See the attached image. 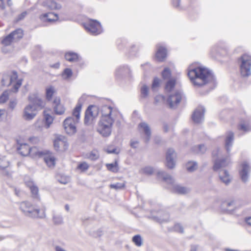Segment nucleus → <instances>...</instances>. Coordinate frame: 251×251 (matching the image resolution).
<instances>
[{
  "instance_id": "f257e3e1",
  "label": "nucleus",
  "mask_w": 251,
  "mask_h": 251,
  "mask_svg": "<svg viewBox=\"0 0 251 251\" xmlns=\"http://www.w3.org/2000/svg\"><path fill=\"white\" fill-rule=\"evenodd\" d=\"M101 116L99 122L98 131L103 137L109 136L114 123V115L116 111L109 106L104 105L101 109Z\"/></svg>"
},
{
  "instance_id": "f03ea898",
  "label": "nucleus",
  "mask_w": 251,
  "mask_h": 251,
  "mask_svg": "<svg viewBox=\"0 0 251 251\" xmlns=\"http://www.w3.org/2000/svg\"><path fill=\"white\" fill-rule=\"evenodd\" d=\"M39 141V138L35 136L29 137L26 141L19 137L16 139V150L18 153L23 156H29L34 159L37 158V156H39L41 153L39 152L40 149L36 146H30L27 142L31 144H36Z\"/></svg>"
},
{
  "instance_id": "7ed1b4c3",
  "label": "nucleus",
  "mask_w": 251,
  "mask_h": 251,
  "mask_svg": "<svg viewBox=\"0 0 251 251\" xmlns=\"http://www.w3.org/2000/svg\"><path fill=\"white\" fill-rule=\"evenodd\" d=\"M187 74L191 82L196 86H203L213 79L211 72L202 67L199 66L189 69Z\"/></svg>"
},
{
  "instance_id": "20e7f679",
  "label": "nucleus",
  "mask_w": 251,
  "mask_h": 251,
  "mask_svg": "<svg viewBox=\"0 0 251 251\" xmlns=\"http://www.w3.org/2000/svg\"><path fill=\"white\" fill-rule=\"evenodd\" d=\"M28 100L32 105H28L25 108L23 117L25 120H30L36 115V110L44 107L45 103L37 93L31 94Z\"/></svg>"
},
{
  "instance_id": "39448f33",
  "label": "nucleus",
  "mask_w": 251,
  "mask_h": 251,
  "mask_svg": "<svg viewBox=\"0 0 251 251\" xmlns=\"http://www.w3.org/2000/svg\"><path fill=\"white\" fill-rule=\"evenodd\" d=\"M19 207L21 210L27 215L34 218H43L45 216V208L40 207L34 201H22L20 203Z\"/></svg>"
},
{
  "instance_id": "423d86ee",
  "label": "nucleus",
  "mask_w": 251,
  "mask_h": 251,
  "mask_svg": "<svg viewBox=\"0 0 251 251\" xmlns=\"http://www.w3.org/2000/svg\"><path fill=\"white\" fill-rule=\"evenodd\" d=\"M23 79H18V73L15 71H12L4 74L1 79L2 85L4 86H9L13 84V91L17 92L22 84Z\"/></svg>"
},
{
  "instance_id": "0eeeda50",
  "label": "nucleus",
  "mask_w": 251,
  "mask_h": 251,
  "mask_svg": "<svg viewBox=\"0 0 251 251\" xmlns=\"http://www.w3.org/2000/svg\"><path fill=\"white\" fill-rule=\"evenodd\" d=\"M240 61V72L241 75L247 77L251 75V56L245 54L242 55Z\"/></svg>"
},
{
  "instance_id": "6e6552de",
  "label": "nucleus",
  "mask_w": 251,
  "mask_h": 251,
  "mask_svg": "<svg viewBox=\"0 0 251 251\" xmlns=\"http://www.w3.org/2000/svg\"><path fill=\"white\" fill-rule=\"evenodd\" d=\"M212 155L214 159L213 167L214 171L226 166L230 162L228 157H223L221 156L219 149L213 151Z\"/></svg>"
},
{
  "instance_id": "1a4fd4ad",
  "label": "nucleus",
  "mask_w": 251,
  "mask_h": 251,
  "mask_svg": "<svg viewBox=\"0 0 251 251\" xmlns=\"http://www.w3.org/2000/svg\"><path fill=\"white\" fill-rule=\"evenodd\" d=\"M83 25L86 30L95 35L100 34L102 31L100 23L96 20H89Z\"/></svg>"
},
{
  "instance_id": "9d476101",
  "label": "nucleus",
  "mask_w": 251,
  "mask_h": 251,
  "mask_svg": "<svg viewBox=\"0 0 251 251\" xmlns=\"http://www.w3.org/2000/svg\"><path fill=\"white\" fill-rule=\"evenodd\" d=\"M78 122L75 120L72 117H68L66 118L63 123V126L66 133L69 135H73L76 132V125Z\"/></svg>"
},
{
  "instance_id": "9b49d317",
  "label": "nucleus",
  "mask_w": 251,
  "mask_h": 251,
  "mask_svg": "<svg viewBox=\"0 0 251 251\" xmlns=\"http://www.w3.org/2000/svg\"><path fill=\"white\" fill-rule=\"evenodd\" d=\"M39 152L41 153L39 156H37V158L43 157L44 162L48 167L53 168L55 167L56 158L51 152L40 150Z\"/></svg>"
},
{
  "instance_id": "f8f14e48",
  "label": "nucleus",
  "mask_w": 251,
  "mask_h": 251,
  "mask_svg": "<svg viewBox=\"0 0 251 251\" xmlns=\"http://www.w3.org/2000/svg\"><path fill=\"white\" fill-rule=\"evenodd\" d=\"M99 112L100 109L98 106L95 105L89 106L85 112V124H89L90 121H93L98 116Z\"/></svg>"
},
{
  "instance_id": "ddd939ff",
  "label": "nucleus",
  "mask_w": 251,
  "mask_h": 251,
  "mask_svg": "<svg viewBox=\"0 0 251 251\" xmlns=\"http://www.w3.org/2000/svg\"><path fill=\"white\" fill-rule=\"evenodd\" d=\"M52 107L54 113L57 115H62L65 112V107L61 102V99L59 97H55L52 101Z\"/></svg>"
},
{
  "instance_id": "4468645a",
  "label": "nucleus",
  "mask_w": 251,
  "mask_h": 251,
  "mask_svg": "<svg viewBox=\"0 0 251 251\" xmlns=\"http://www.w3.org/2000/svg\"><path fill=\"white\" fill-rule=\"evenodd\" d=\"M54 147L58 151H65L68 148V143L64 137H57L53 142Z\"/></svg>"
},
{
  "instance_id": "2eb2a0df",
  "label": "nucleus",
  "mask_w": 251,
  "mask_h": 251,
  "mask_svg": "<svg viewBox=\"0 0 251 251\" xmlns=\"http://www.w3.org/2000/svg\"><path fill=\"white\" fill-rule=\"evenodd\" d=\"M176 157L175 151L169 149L166 152V166L169 169H173L175 166L174 158Z\"/></svg>"
},
{
  "instance_id": "dca6fc26",
  "label": "nucleus",
  "mask_w": 251,
  "mask_h": 251,
  "mask_svg": "<svg viewBox=\"0 0 251 251\" xmlns=\"http://www.w3.org/2000/svg\"><path fill=\"white\" fill-rule=\"evenodd\" d=\"M182 96L178 92H176L174 94L171 95L168 99V102L170 107L173 108L177 105L181 100Z\"/></svg>"
},
{
  "instance_id": "f3484780",
  "label": "nucleus",
  "mask_w": 251,
  "mask_h": 251,
  "mask_svg": "<svg viewBox=\"0 0 251 251\" xmlns=\"http://www.w3.org/2000/svg\"><path fill=\"white\" fill-rule=\"evenodd\" d=\"M167 49L165 47L160 45L157 46V51L155 53V58L158 61H163L167 57Z\"/></svg>"
},
{
  "instance_id": "a211bd4d",
  "label": "nucleus",
  "mask_w": 251,
  "mask_h": 251,
  "mask_svg": "<svg viewBox=\"0 0 251 251\" xmlns=\"http://www.w3.org/2000/svg\"><path fill=\"white\" fill-rule=\"evenodd\" d=\"M241 170L240 171V175L242 180L246 181L248 179V174L250 171V166L246 162H244L241 164Z\"/></svg>"
},
{
  "instance_id": "6ab92c4d",
  "label": "nucleus",
  "mask_w": 251,
  "mask_h": 251,
  "mask_svg": "<svg viewBox=\"0 0 251 251\" xmlns=\"http://www.w3.org/2000/svg\"><path fill=\"white\" fill-rule=\"evenodd\" d=\"M26 187L30 190L32 196L35 198H39V189L38 187L32 181H27L25 182Z\"/></svg>"
},
{
  "instance_id": "aec40b11",
  "label": "nucleus",
  "mask_w": 251,
  "mask_h": 251,
  "mask_svg": "<svg viewBox=\"0 0 251 251\" xmlns=\"http://www.w3.org/2000/svg\"><path fill=\"white\" fill-rule=\"evenodd\" d=\"M83 106V102L79 100L75 107L72 111V115L75 120H77L79 122L80 116V112Z\"/></svg>"
},
{
  "instance_id": "412c9836",
  "label": "nucleus",
  "mask_w": 251,
  "mask_h": 251,
  "mask_svg": "<svg viewBox=\"0 0 251 251\" xmlns=\"http://www.w3.org/2000/svg\"><path fill=\"white\" fill-rule=\"evenodd\" d=\"M237 129L244 132L251 130V126L249 121L245 119H241L239 124L237 125Z\"/></svg>"
},
{
  "instance_id": "4be33fe9",
  "label": "nucleus",
  "mask_w": 251,
  "mask_h": 251,
  "mask_svg": "<svg viewBox=\"0 0 251 251\" xmlns=\"http://www.w3.org/2000/svg\"><path fill=\"white\" fill-rule=\"evenodd\" d=\"M40 18L46 22H52L57 21L58 17L57 14L54 13L49 12L41 15Z\"/></svg>"
},
{
  "instance_id": "5701e85b",
  "label": "nucleus",
  "mask_w": 251,
  "mask_h": 251,
  "mask_svg": "<svg viewBox=\"0 0 251 251\" xmlns=\"http://www.w3.org/2000/svg\"><path fill=\"white\" fill-rule=\"evenodd\" d=\"M56 92V90L53 86L49 85L47 86L45 88L46 100L48 101L51 100Z\"/></svg>"
},
{
  "instance_id": "b1692460",
  "label": "nucleus",
  "mask_w": 251,
  "mask_h": 251,
  "mask_svg": "<svg viewBox=\"0 0 251 251\" xmlns=\"http://www.w3.org/2000/svg\"><path fill=\"white\" fill-rule=\"evenodd\" d=\"M204 111L202 108H199L195 110L192 116V119L195 123L201 121L204 115Z\"/></svg>"
},
{
  "instance_id": "393cba45",
  "label": "nucleus",
  "mask_w": 251,
  "mask_h": 251,
  "mask_svg": "<svg viewBox=\"0 0 251 251\" xmlns=\"http://www.w3.org/2000/svg\"><path fill=\"white\" fill-rule=\"evenodd\" d=\"M14 42H17L22 39L24 35V30L21 28H17L11 32Z\"/></svg>"
},
{
  "instance_id": "a878e982",
  "label": "nucleus",
  "mask_w": 251,
  "mask_h": 251,
  "mask_svg": "<svg viewBox=\"0 0 251 251\" xmlns=\"http://www.w3.org/2000/svg\"><path fill=\"white\" fill-rule=\"evenodd\" d=\"M13 42H14V41L10 32L8 35L2 38L0 43L3 46L6 47L10 46Z\"/></svg>"
},
{
  "instance_id": "bb28decb",
  "label": "nucleus",
  "mask_w": 251,
  "mask_h": 251,
  "mask_svg": "<svg viewBox=\"0 0 251 251\" xmlns=\"http://www.w3.org/2000/svg\"><path fill=\"white\" fill-rule=\"evenodd\" d=\"M105 166L106 169L111 172L116 173L119 172V167L117 160H115L114 162L112 163L106 164Z\"/></svg>"
},
{
  "instance_id": "cd10ccee",
  "label": "nucleus",
  "mask_w": 251,
  "mask_h": 251,
  "mask_svg": "<svg viewBox=\"0 0 251 251\" xmlns=\"http://www.w3.org/2000/svg\"><path fill=\"white\" fill-rule=\"evenodd\" d=\"M176 83V78L172 77L169 79L165 85V90L168 92L172 91L174 88Z\"/></svg>"
},
{
  "instance_id": "c85d7f7f",
  "label": "nucleus",
  "mask_w": 251,
  "mask_h": 251,
  "mask_svg": "<svg viewBox=\"0 0 251 251\" xmlns=\"http://www.w3.org/2000/svg\"><path fill=\"white\" fill-rule=\"evenodd\" d=\"M65 58L69 62H75L78 60L77 54L73 52H66L65 54Z\"/></svg>"
},
{
  "instance_id": "c756f323",
  "label": "nucleus",
  "mask_w": 251,
  "mask_h": 251,
  "mask_svg": "<svg viewBox=\"0 0 251 251\" xmlns=\"http://www.w3.org/2000/svg\"><path fill=\"white\" fill-rule=\"evenodd\" d=\"M43 5L48 9H56L58 8V4L53 0H47L43 3Z\"/></svg>"
},
{
  "instance_id": "7c9ffc66",
  "label": "nucleus",
  "mask_w": 251,
  "mask_h": 251,
  "mask_svg": "<svg viewBox=\"0 0 251 251\" xmlns=\"http://www.w3.org/2000/svg\"><path fill=\"white\" fill-rule=\"evenodd\" d=\"M220 178L226 184H228L231 181L230 175L226 171H224L220 173Z\"/></svg>"
},
{
  "instance_id": "2f4dec72",
  "label": "nucleus",
  "mask_w": 251,
  "mask_h": 251,
  "mask_svg": "<svg viewBox=\"0 0 251 251\" xmlns=\"http://www.w3.org/2000/svg\"><path fill=\"white\" fill-rule=\"evenodd\" d=\"M234 134L232 132H229L226 139V148L227 151L229 150V147L231 146L232 142L233 140Z\"/></svg>"
},
{
  "instance_id": "473e14b6",
  "label": "nucleus",
  "mask_w": 251,
  "mask_h": 251,
  "mask_svg": "<svg viewBox=\"0 0 251 251\" xmlns=\"http://www.w3.org/2000/svg\"><path fill=\"white\" fill-rule=\"evenodd\" d=\"M90 167V165L86 162H79L76 167V169L79 170L81 173H84L87 171Z\"/></svg>"
},
{
  "instance_id": "72a5a7b5",
  "label": "nucleus",
  "mask_w": 251,
  "mask_h": 251,
  "mask_svg": "<svg viewBox=\"0 0 251 251\" xmlns=\"http://www.w3.org/2000/svg\"><path fill=\"white\" fill-rule=\"evenodd\" d=\"M53 121V118L49 114L44 115V122L45 123V127L47 128H49L51 125Z\"/></svg>"
},
{
  "instance_id": "f704fd0d",
  "label": "nucleus",
  "mask_w": 251,
  "mask_h": 251,
  "mask_svg": "<svg viewBox=\"0 0 251 251\" xmlns=\"http://www.w3.org/2000/svg\"><path fill=\"white\" fill-rule=\"evenodd\" d=\"M126 182L123 181L122 182H118L115 184H111L109 185L110 189H115L116 190L124 189L126 187Z\"/></svg>"
},
{
  "instance_id": "c9c22d12",
  "label": "nucleus",
  "mask_w": 251,
  "mask_h": 251,
  "mask_svg": "<svg viewBox=\"0 0 251 251\" xmlns=\"http://www.w3.org/2000/svg\"><path fill=\"white\" fill-rule=\"evenodd\" d=\"M174 191L177 194L184 195L188 193V189L186 187L180 185H176L174 187Z\"/></svg>"
},
{
  "instance_id": "e433bc0d",
  "label": "nucleus",
  "mask_w": 251,
  "mask_h": 251,
  "mask_svg": "<svg viewBox=\"0 0 251 251\" xmlns=\"http://www.w3.org/2000/svg\"><path fill=\"white\" fill-rule=\"evenodd\" d=\"M159 179L162 181L172 183L173 182V178L170 175H166L164 176V173H159L157 175Z\"/></svg>"
},
{
  "instance_id": "4c0bfd02",
  "label": "nucleus",
  "mask_w": 251,
  "mask_h": 251,
  "mask_svg": "<svg viewBox=\"0 0 251 251\" xmlns=\"http://www.w3.org/2000/svg\"><path fill=\"white\" fill-rule=\"evenodd\" d=\"M139 128L141 129L149 138L151 135V131L148 126L145 123H141L139 125Z\"/></svg>"
},
{
  "instance_id": "58836bf2",
  "label": "nucleus",
  "mask_w": 251,
  "mask_h": 251,
  "mask_svg": "<svg viewBox=\"0 0 251 251\" xmlns=\"http://www.w3.org/2000/svg\"><path fill=\"white\" fill-rule=\"evenodd\" d=\"M171 70L168 67L164 68L161 73V76L163 79H170L171 78Z\"/></svg>"
},
{
  "instance_id": "ea45409f",
  "label": "nucleus",
  "mask_w": 251,
  "mask_h": 251,
  "mask_svg": "<svg viewBox=\"0 0 251 251\" xmlns=\"http://www.w3.org/2000/svg\"><path fill=\"white\" fill-rule=\"evenodd\" d=\"M186 168L189 172H193L197 168V164L193 161H189L186 164Z\"/></svg>"
},
{
  "instance_id": "a19ab883",
  "label": "nucleus",
  "mask_w": 251,
  "mask_h": 251,
  "mask_svg": "<svg viewBox=\"0 0 251 251\" xmlns=\"http://www.w3.org/2000/svg\"><path fill=\"white\" fill-rule=\"evenodd\" d=\"M132 241L138 247H140L142 245V239L140 235L134 236L132 237Z\"/></svg>"
},
{
  "instance_id": "79ce46f5",
  "label": "nucleus",
  "mask_w": 251,
  "mask_h": 251,
  "mask_svg": "<svg viewBox=\"0 0 251 251\" xmlns=\"http://www.w3.org/2000/svg\"><path fill=\"white\" fill-rule=\"evenodd\" d=\"M6 4L8 6L11 7L12 5V0H5ZM5 0H0V9L4 10L6 8Z\"/></svg>"
},
{
  "instance_id": "37998d69",
  "label": "nucleus",
  "mask_w": 251,
  "mask_h": 251,
  "mask_svg": "<svg viewBox=\"0 0 251 251\" xmlns=\"http://www.w3.org/2000/svg\"><path fill=\"white\" fill-rule=\"evenodd\" d=\"M206 148L203 145H199L194 149V152L196 153H203L205 152Z\"/></svg>"
},
{
  "instance_id": "c03bdc74",
  "label": "nucleus",
  "mask_w": 251,
  "mask_h": 251,
  "mask_svg": "<svg viewBox=\"0 0 251 251\" xmlns=\"http://www.w3.org/2000/svg\"><path fill=\"white\" fill-rule=\"evenodd\" d=\"M87 158L92 160H95L99 158L98 152L96 150H94L89 153Z\"/></svg>"
},
{
  "instance_id": "a18cd8bd",
  "label": "nucleus",
  "mask_w": 251,
  "mask_h": 251,
  "mask_svg": "<svg viewBox=\"0 0 251 251\" xmlns=\"http://www.w3.org/2000/svg\"><path fill=\"white\" fill-rule=\"evenodd\" d=\"M9 95L7 91H4L0 96V103L5 102L8 99Z\"/></svg>"
},
{
  "instance_id": "49530a36",
  "label": "nucleus",
  "mask_w": 251,
  "mask_h": 251,
  "mask_svg": "<svg viewBox=\"0 0 251 251\" xmlns=\"http://www.w3.org/2000/svg\"><path fill=\"white\" fill-rule=\"evenodd\" d=\"M72 71L69 68H66L62 73V76L65 78H69L72 75Z\"/></svg>"
},
{
  "instance_id": "de8ad7c7",
  "label": "nucleus",
  "mask_w": 251,
  "mask_h": 251,
  "mask_svg": "<svg viewBox=\"0 0 251 251\" xmlns=\"http://www.w3.org/2000/svg\"><path fill=\"white\" fill-rule=\"evenodd\" d=\"M160 83V80L157 77L154 78L152 84V88H155L159 87Z\"/></svg>"
},
{
  "instance_id": "09e8293b",
  "label": "nucleus",
  "mask_w": 251,
  "mask_h": 251,
  "mask_svg": "<svg viewBox=\"0 0 251 251\" xmlns=\"http://www.w3.org/2000/svg\"><path fill=\"white\" fill-rule=\"evenodd\" d=\"M27 15V12L26 11H24V12H23L22 13H21L20 14H19L17 18V19H16V22H19L21 20H22L23 19H24L25 17Z\"/></svg>"
},
{
  "instance_id": "8fccbe9b",
  "label": "nucleus",
  "mask_w": 251,
  "mask_h": 251,
  "mask_svg": "<svg viewBox=\"0 0 251 251\" xmlns=\"http://www.w3.org/2000/svg\"><path fill=\"white\" fill-rule=\"evenodd\" d=\"M148 88L147 86H145L142 87L141 88V94L144 97H146L148 93Z\"/></svg>"
},
{
  "instance_id": "3c124183",
  "label": "nucleus",
  "mask_w": 251,
  "mask_h": 251,
  "mask_svg": "<svg viewBox=\"0 0 251 251\" xmlns=\"http://www.w3.org/2000/svg\"><path fill=\"white\" fill-rule=\"evenodd\" d=\"M225 204H226V206L227 207H235V202L234 201H228V202H226L225 203Z\"/></svg>"
},
{
  "instance_id": "603ef678",
  "label": "nucleus",
  "mask_w": 251,
  "mask_h": 251,
  "mask_svg": "<svg viewBox=\"0 0 251 251\" xmlns=\"http://www.w3.org/2000/svg\"><path fill=\"white\" fill-rule=\"evenodd\" d=\"M7 116V112L5 109H0V119Z\"/></svg>"
},
{
  "instance_id": "864d4df0",
  "label": "nucleus",
  "mask_w": 251,
  "mask_h": 251,
  "mask_svg": "<svg viewBox=\"0 0 251 251\" xmlns=\"http://www.w3.org/2000/svg\"><path fill=\"white\" fill-rule=\"evenodd\" d=\"M138 145V142L137 141H131L130 143V146L132 148H136Z\"/></svg>"
},
{
  "instance_id": "5fc2aeb1",
  "label": "nucleus",
  "mask_w": 251,
  "mask_h": 251,
  "mask_svg": "<svg viewBox=\"0 0 251 251\" xmlns=\"http://www.w3.org/2000/svg\"><path fill=\"white\" fill-rule=\"evenodd\" d=\"M180 0H173V4L175 7H178L179 5Z\"/></svg>"
},
{
  "instance_id": "6e6d98bb",
  "label": "nucleus",
  "mask_w": 251,
  "mask_h": 251,
  "mask_svg": "<svg viewBox=\"0 0 251 251\" xmlns=\"http://www.w3.org/2000/svg\"><path fill=\"white\" fill-rule=\"evenodd\" d=\"M245 222L247 224L251 226V216L246 218L245 219Z\"/></svg>"
},
{
  "instance_id": "4d7b16f0",
  "label": "nucleus",
  "mask_w": 251,
  "mask_h": 251,
  "mask_svg": "<svg viewBox=\"0 0 251 251\" xmlns=\"http://www.w3.org/2000/svg\"><path fill=\"white\" fill-rule=\"evenodd\" d=\"M164 97L161 95L157 96L155 98L156 101H157L159 100H164Z\"/></svg>"
},
{
  "instance_id": "13d9d810",
  "label": "nucleus",
  "mask_w": 251,
  "mask_h": 251,
  "mask_svg": "<svg viewBox=\"0 0 251 251\" xmlns=\"http://www.w3.org/2000/svg\"><path fill=\"white\" fill-rule=\"evenodd\" d=\"M16 104V103L15 102V101H11L9 103V106L11 108H14V107L15 106Z\"/></svg>"
},
{
  "instance_id": "bf43d9fd",
  "label": "nucleus",
  "mask_w": 251,
  "mask_h": 251,
  "mask_svg": "<svg viewBox=\"0 0 251 251\" xmlns=\"http://www.w3.org/2000/svg\"><path fill=\"white\" fill-rule=\"evenodd\" d=\"M56 251H66L60 247L57 246L55 248Z\"/></svg>"
},
{
  "instance_id": "052dcab7",
  "label": "nucleus",
  "mask_w": 251,
  "mask_h": 251,
  "mask_svg": "<svg viewBox=\"0 0 251 251\" xmlns=\"http://www.w3.org/2000/svg\"><path fill=\"white\" fill-rule=\"evenodd\" d=\"M163 129L165 132H167L168 130V126L167 125H165L163 127Z\"/></svg>"
},
{
  "instance_id": "680f3d73",
  "label": "nucleus",
  "mask_w": 251,
  "mask_h": 251,
  "mask_svg": "<svg viewBox=\"0 0 251 251\" xmlns=\"http://www.w3.org/2000/svg\"><path fill=\"white\" fill-rule=\"evenodd\" d=\"M116 149H112L111 150H107L108 153H114L116 152Z\"/></svg>"
},
{
  "instance_id": "e2e57ef3",
  "label": "nucleus",
  "mask_w": 251,
  "mask_h": 251,
  "mask_svg": "<svg viewBox=\"0 0 251 251\" xmlns=\"http://www.w3.org/2000/svg\"><path fill=\"white\" fill-rule=\"evenodd\" d=\"M67 181H61V183H63V184H66L67 183Z\"/></svg>"
},
{
  "instance_id": "0e129e2a",
  "label": "nucleus",
  "mask_w": 251,
  "mask_h": 251,
  "mask_svg": "<svg viewBox=\"0 0 251 251\" xmlns=\"http://www.w3.org/2000/svg\"><path fill=\"white\" fill-rule=\"evenodd\" d=\"M66 209H67V210H68V209H69V207H68V205H66Z\"/></svg>"
},
{
  "instance_id": "69168bd1",
  "label": "nucleus",
  "mask_w": 251,
  "mask_h": 251,
  "mask_svg": "<svg viewBox=\"0 0 251 251\" xmlns=\"http://www.w3.org/2000/svg\"><path fill=\"white\" fill-rule=\"evenodd\" d=\"M58 66H59V64H57V67H58Z\"/></svg>"
}]
</instances>
